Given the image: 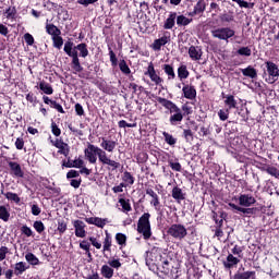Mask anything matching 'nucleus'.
I'll list each match as a JSON object with an SVG mask.
<instances>
[{"instance_id": "obj_1", "label": "nucleus", "mask_w": 279, "mask_h": 279, "mask_svg": "<svg viewBox=\"0 0 279 279\" xmlns=\"http://www.w3.org/2000/svg\"><path fill=\"white\" fill-rule=\"evenodd\" d=\"M158 104H160L166 110L169 111L170 118L169 123L170 125H180L182 121H184V114L182 113V109L178 107L175 102L169 100L167 98L157 97L156 98Z\"/></svg>"}, {"instance_id": "obj_2", "label": "nucleus", "mask_w": 279, "mask_h": 279, "mask_svg": "<svg viewBox=\"0 0 279 279\" xmlns=\"http://www.w3.org/2000/svg\"><path fill=\"white\" fill-rule=\"evenodd\" d=\"M73 41H65L63 51L69 56V58H72L70 65L74 73H82V71H84V66H82V63L80 62V54L77 50H73Z\"/></svg>"}, {"instance_id": "obj_3", "label": "nucleus", "mask_w": 279, "mask_h": 279, "mask_svg": "<svg viewBox=\"0 0 279 279\" xmlns=\"http://www.w3.org/2000/svg\"><path fill=\"white\" fill-rule=\"evenodd\" d=\"M149 219H151V214L144 213L137 221V232L142 234L144 241L151 239V222Z\"/></svg>"}, {"instance_id": "obj_4", "label": "nucleus", "mask_w": 279, "mask_h": 279, "mask_svg": "<svg viewBox=\"0 0 279 279\" xmlns=\"http://www.w3.org/2000/svg\"><path fill=\"white\" fill-rule=\"evenodd\" d=\"M105 154L106 151L101 147L90 143H87V148L84 149L85 159H87L89 165H97V158L101 162Z\"/></svg>"}, {"instance_id": "obj_5", "label": "nucleus", "mask_w": 279, "mask_h": 279, "mask_svg": "<svg viewBox=\"0 0 279 279\" xmlns=\"http://www.w3.org/2000/svg\"><path fill=\"white\" fill-rule=\"evenodd\" d=\"M145 260L147 267H149V269H151L153 271H155V269H159L162 263H165V260H162V254L156 247L146 252Z\"/></svg>"}, {"instance_id": "obj_6", "label": "nucleus", "mask_w": 279, "mask_h": 279, "mask_svg": "<svg viewBox=\"0 0 279 279\" xmlns=\"http://www.w3.org/2000/svg\"><path fill=\"white\" fill-rule=\"evenodd\" d=\"M160 274L162 279H178L180 278V268L174 267L173 263L169 260L161 262V265L157 269Z\"/></svg>"}, {"instance_id": "obj_7", "label": "nucleus", "mask_w": 279, "mask_h": 279, "mask_svg": "<svg viewBox=\"0 0 279 279\" xmlns=\"http://www.w3.org/2000/svg\"><path fill=\"white\" fill-rule=\"evenodd\" d=\"M168 236H171V239H175V241H184L186 239L189 231L186 230V227L182 223H173L167 229Z\"/></svg>"}, {"instance_id": "obj_8", "label": "nucleus", "mask_w": 279, "mask_h": 279, "mask_svg": "<svg viewBox=\"0 0 279 279\" xmlns=\"http://www.w3.org/2000/svg\"><path fill=\"white\" fill-rule=\"evenodd\" d=\"M213 38L218 40H225V43H230V38H234L236 32L230 27H214L210 31Z\"/></svg>"}, {"instance_id": "obj_9", "label": "nucleus", "mask_w": 279, "mask_h": 279, "mask_svg": "<svg viewBox=\"0 0 279 279\" xmlns=\"http://www.w3.org/2000/svg\"><path fill=\"white\" fill-rule=\"evenodd\" d=\"M266 71L268 73V78H266L267 84H276L279 80V68L274 61H266Z\"/></svg>"}, {"instance_id": "obj_10", "label": "nucleus", "mask_w": 279, "mask_h": 279, "mask_svg": "<svg viewBox=\"0 0 279 279\" xmlns=\"http://www.w3.org/2000/svg\"><path fill=\"white\" fill-rule=\"evenodd\" d=\"M144 75L149 77L151 82H154L155 86H161L165 80L160 77L158 73H156V68L154 66V63L150 62L147 66V70L144 72Z\"/></svg>"}, {"instance_id": "obj_11", "label": "nucleus", "mask_w": 279, "mask_h": 279, "mask_svg": "<svg viewBox=\"0 0 279 279\" xmlns=\"http://www.w3.org/2000/svg\"><path fill=\"white\" fill-rule=\"evenodd\" d=\"M100 141V149L102 151H107L108 154H113L114 149H117V145H119V142L117 140H109L107 137H99Z\"/></svg>"}, {"instance_id": "obj_12", "label": "nucleus", "mask_w": 279, "mask_h": 279, "mask_svg": "<svg viewBox=\"0 0 279 279\" xmlns=\"http://www.w3.org/2000/svg\"><path fill=\"white\" fill-rule=\"evenodd\" d=\"M100 162L105 167H108V171H117V169H121V162L110 159V157H108V153H105V155H102V159L100 160Z\"/></svg>"}, {"instance_id": "obj_13", "label": "nucleus", "mask_w": 279, "mask_h": 279, "mask_svg": "<svg viewBox=\"0 0 279 279\" xmlns=\"http://www.w3.org/2000/svg\"><path fill=\"white\" fill-rule=\"evenodd\" d=\"M10 168V175L13 178H25V172L21 168V163L16 161H8Z\"/></svg>"}, {"instance_id": "obj_14", "label": "nucleus", "mask_w": 279, "mask_h": 279, "mask_svg": "<svg viewBox=\"0 0 279 279\" xmlns=\"http://www.w3.org/2000/svg\"><path fill=\"white\" fill-rule=\"evenodd\" d=\"M74 233L77 239H84L86 236V223L82 220H74L73 222Z\"/></svg>"}, {"instance_id": "obj_15", "label": "nucleus", "mask_w": 279, "mask_h": 279, "mask_svg": "<svg viewBox=\"0 0 279 279\" xmlns=\"http://www.w3.org/2000/svg\"><path fill=\"white\" fill-rule=\"evenodd\" d=\"M213 219L216 223L215 228H223V221L228 219V213L220 210L218 211H213Z\"/></svg>"}, {"instance_id": "obj_16", "label": "nucleus", "mask_w": 279, "mask_h": 279, "mask_svg": "<svg viewBox=\"0 0 279 279\" xmlns=\"http://www.w3.org/2000/svg\"><path fill=\"white\" fill-rule=\"evenodd\" d=\"M240 206H244L245 208H250V206H254L256 204V198L251 194H241L239 196Z\"/></svg>"}, {"instance_id": "obj_17", "label": "nucleus", "mask_w": 279, "mask_h": 279, "mask_svg": "<svg viewBox=\"0 0 279 279\" xmlns=\"http://www.w3.org/2000/svg\"><path fill=\"white\" fill-rule=\"evenodd\" d=\"M54 147H57L58 154H61V156H69L71 148L69 147V144L64 143L62 140H56L53 142Z\"/></svg>"}, {"instance_id": "obj_18", "label": "nucleus", "mask_w": 279, "mask_h": 279, "mask_svg": "<svg viewBox=\"0 0 279 279\" xmlns=\"http://www.w3.org/2000/svg\"><path fill=\"white\" fill-rule=\"evenodd\" d=\"M222 99H225V106L228 110H234L239 106V102L236 101V98H234V95H226V93H222Z\"/></svg>"}, {"instance_id": "obj_19", "label": "nucleus", "mask_w": 279, "mask_h": 279, "mask_svg": "<svg viewBox=\"0 0 279 279\" xmlns=\"http://www.w3.org/2000/svg\"><path fill=\"white\" fill-rule=\"evenodd\" d=\"M85 221L89 226H96V228H106V223H108V218L89 217L85 218Z\"/></svg>"}, {"instance_id": "obj_20", "label": "nucleus", "mask_w": 279, "mask_h": 279, "mask_svg": "<svg viewBox=\"0 0 279 279\" xmlns=\"http://www.w3.org/2000/svg\"><path fill=\"white\" fill-rule=\"evenodd\" d=\"M183 97L193 100L197 97V89L193 85H184L182 88Z\"/></svg>"}, {"instance_id": "obj_21", "label": "nucleus", "mask_w": 279, "mask_h": 279, "mask_svg": "<svg viewBox=\"0 0 279 279\" xmlns=\"http://www.w3.org/2000/svg\"><path fill=\"white\" fill-rule=\"evenodd\" d=\"M146 195L151 197L150 206H154V208L158 210V207L160 206V196H158V194L151 187L146 189Z\"/></svg>"}, {"instance_id": "obj_22", "label": "nucleus", "mask_w": 279, "mask_h": 279, "mask_svg": "<svg viewBox=\"0 0 279 279\" xmlns=\"http://www.w3.org/2000/svg\"><path fill=\"white\" fill-rule=\"evenodd\" d=\"M240 263H241V259H239L232 254H229L227 256V260L222 262V265L225 269H234V267H236V265H239Z\"/></svg>"}, {"instance_id": "obj_23", "label": "nucleus", "mask_w": 279, "mask_h": 279, "mask_svg": "<svg viewBox=\"0 0 279 279\" xmlns=\"http://www.w3.org/2000/svg\"><path fill=\"white\" fill-rule=\"evenodd\" d=\"M169 40H171V37L167 35H163L161 38L155 39L153 44L154 51H160V49H162V47H165V45H167Z\"/></svg>"}, {"instance_id": "obj_24", "label": "nucleus", "mask_w": 279, "mask_h": 279, "mask_svg": "<svg viewBox=\"0 0 279 279\" xmlns=\"http://www.w3.org/2000/svg\"><path fill=\"white\" fill-rule=\"evenodd\" d=\"M5 185L1 184V195H4L9 199V202H14L15 204H21V197H19V194L13 192H4Z\"/></svg>"}, {"instance_id": "obj_25", "label": "nucleus", "mask_w": 279, "mask_h": 279, "mask_svg": "<svg viewBox=\"0 0 279 279\" xmlns=\"http://www.w3.org/2000/svg\"><path fill=\"white\" fill-rule=\"evenodd\" d=\"M72 50L78 51L80 58H88V45L86 43H81L74 47Z\"/></svg>"}, {"instance_id": "obj_26", "label": "nucleus", "mask_w": 279, "mask_h": 279, "mask_svg": "<svg viewBox=\"0 0 279 279\" xmlns=\"http://www.w3.org/2000/svg\"><path fill=\"white\" fill-rule=\"evenodd\" d=\"M171 195H172L173 199H175V202H178V204H180V202H184V199H186V194H184V192H182L180 186H174L171 191Z\"/></svg>"}, {"instance_id": "obj_27", "label": "nucleus", "mask_w": 279, "mask_h": 279, "mask_svg": "<svg viewBox=\"0 0 279 279\" xmlns=\"http://www.w3.org/2000/svg\"><path fill=\"white\" fill-rule=\"evenodd\" d=\"M241 73L244 77H250L251 80H256V77H258V72L252 65H248L246 69H242Z\"/></svg>"}, {"instance_id": "obj_28", "label": "nucleus", "mask_w": 279, "mask_h": 279, "mask_svg": "<svg viewBox=\"0 0 279 279\" xmlns=\"http://www.w3.org/2000/svg\"><path fill=\"white\" fill-rule=\"evenodd\" d=\"M202 50L199 49V47H195V46H191L189 48V56L191 58V60H202Z\"/></svg>"}, {"instance_id": "obj_29", "label": "nucleus", "mask_w": 279, "mask_h": 279, "mask_svg": "<svg viewBox=\"0 0 279 279\" xmlns=\"http://www.w3.org/2000/svg\"><path fill=\"white\" fill-rule=\"evenodd\" d=\"M27 269H29V266L25 262H19L15 264L13 271L15 276H23Z\"/></svg>"}, {"instance_id": "obj_30", "label": "nucleus", "mask_w": 279, "mask_h": 279, "mask_svg": "<svg viewBox=\"0 0 279 279\" xmlns=\"http://www.w3.org/2000/svg\"><path fill=\"white\" fill-rule=\"evenodd\" d=\"M178 13H170L169 17L165 21L163 29H173L175 27V19Z\"/></svg>"}, {"instance_id": "obj_31", "label": "nucleus", "mask_w": 279, "mask_h": 279, "mask_svg": "<svg viewBox=\"0 0 279 279\" xmlns=\"http://www.w3.org/2000/svg\"><path fill=\"white\" fill-rule=\"evenodd\" d=\"M46 32L49 34V36H52V38L62 34V31H60L56 24L49 23L46 24Z\"/></svg>"}, {"instance_id": "obj_32", "label": "nucleus", "mask_w": 279, "mask_h": 279, "mask_svg": "<svg viewBox=\"0 0 279 279\" xmlns=\"http://www.w3.org/2000/svg\"><path fill=\"white\" fill-rule=\"evenodd\" d=\"M102 252H112V235L106 231V236L102 242Z\"/></svg>"}, {"instance_id": "obj_33", "label": "nucleus", "mask_w": 279, "mask_h": 279, "mask_svg": "<svg viewBox=\"0 0 279 279\" xmlns=\"http://www.w3.org/2000/svg\"><path fill=\"white\" fill-rule=\"evenodd\" d=\"M233 279H256V271L247 270V271H244V272H236L233 276Z\"/></svg>"}, {"instance_id": "obj_34", "label": "nucleus", "mask_w": 279, "mask_h": 279, "mask_svg": "<svg viewBox=\"0 0 279 279\" xmlns=\"http://www.w3.org/2000/svg\"><path fill=\"white\" fill-rule=\"evenodd\" d=\"M135 178L134 175H132V172L130 171H124L123 172V175H122V181H123V184H126V186H132L135 182Z\"/></svg>"}, {"instance_id": "obj_35", "label": "nucleus", "mask_w": 279, "mask_h": 279, "mask_svg": "<svg viewBox=\"0 0 279 279\" xmlns=\"http://www.w3.org/2000/svg\"><path fill=\"white\" fill-rule=\"evenodd\" d=\"M137 165H145L149 160V155L147 151L142 150L135 155Z\"/></svg>"}, {"instance_id": "obj_36", "label": "nucleus", "mask_w": 279, "mask_h": 279, "mask_svg": "<svg viewBox=\"0 0 279 279\" xmlns=\"http://www.w3.org/2000/svg\"><path fill=\"white\" fill-rule=\"evenodd\" d=\"M100 274L104 278L110 279V278H112V276H114V269H112L108 265H102V267L100 269Z\"/></svg>"}, {"instance_id": "obj_37", "label": "nucleus", "mask_w": 279, "mask_h": 279, "mask_svg": "<svg viewBox=\"0 0 279 279\" xmlns=\"http://www.w3.org/2000/svg\"><path fill=\"white\" fill-rule=\"evenodd\" d=\"M39 89L43 90V93H45V95H53V87L51 86V84L41 81L39 83Z\"/></svg>"}, {"instance_id": "obj_38", "label": "nucleus", "mask_w": 279, "mask_h": 279, "mask_svg": "<svg viewBox=\"0 0 279 279\" xmlns=\"http://www.w3.org/2000/svg\"><path fill=\"white\" fill-rule=\"evenodd\" d=\"M193 23V19H189L184 15L177 16V25L179 27H186V25H191Z\"/></svg>"}, {"instance_id": "obj_39", "label": "nucleus", "mask_w": 279, "mask_h": 279, "mask_svg": "<svg viewBox=\"0 0 279 279\" xmlns=\"http://www.w3.org/2000/svg\"><path fill=\"white\" fill-rule=\"evenodd\" d=\"M162 71L168 75V80H175V71L173 70V65L163 64Z\"/></svg>"}, {"instance_id": "obj_40", "label": "nucleus", "mask_w": 279, "mask_h": 279, "mask_svg": "<svg viewBox=\"0 0 279 279\" xmlns=\"http://www.w3.org/2000/svg\"><path fill=\"white\" fill-rule=\"evenodd\" d=\"M8 254H10V248L8 246H0V263L8 258ZM3 275V268L0 266V276Z\"/></svg>"}, {"instance_id": "obj_41", "label": "nucleus", "mask_w": 279, "mask_h": 279, "mask_svg": "<svg viewBox=\"0 0 279 279\" xmlns=\"http://www.w3.org/2000/svg\"><path fill=\"white\" fill-rule=\"evenodd\" d=\"M119 204L122 207V213H132V204H130V199L119 198Z\"/></svg>"}, {"instance_id": "obj_42", "label": "nucleus", "mask_w": 279, "mask_h": 279, "mask_svg": "<svg viewBox=\"0 0 279 279\" xmlns=\"http://www.w3.org/2000/svg\"><path fill=\"white\" fill-rule=\"evenodd\" d=\"M182 137L185 143H193L195 141V135L191 129H183Z\"/></svg>"}, {"instance_id": "obj_43", "label": "nucleus", "mask_w": 279, "mask_h": 279, "mask_svg": "<svg viewBox=\"0 0 279 279\" xmlns=\"http://www.w3.org/2000/svg\"><path fill=\"white\" fill-rule=\"evenodd\" d=\"M0 219L4 222L10 221V210L5 205L0 206Z\"/></svg>"}, {"instance_id": "obj_44", "label": "nucleus", "mask_w": 279, "mask_h": 279, "mask_svg": "<svg viewBox=\"0 0 279 279\" xmlns=\"http://www.w3.org/2000/svg\"><path fill=\"white\" fill-rule=\"evenodd\" d=\"M190 73L189 70L186 69L185 64H182L181 66L178 68V77L179 80H186L189 77Z\"/></svg>"}, {"instance_id": "obj_45", "label": "nucleus", "mask_w": 279, "mask_h": 279, "mask_svg": "<svg viewBox=\"0 0 279 279\" xmlns=\"http://www.w3.org/2000/svg\"><path fill=\"white\" fill-rule=\"evenodd\" d=\"M262 171H266L268 175H272V178H277L279 180V169L274 166H267V168H263Z\"/></svg>"}, {"instance_id": "obj_46", "label": "nucleus", "mask_w": 279, "mask_h": 279, "mask_svg": "<svg viewBox=\"0 0 279 279\" xmlns=\"http://www.w3.org/2000/svg\"><path fill=\"white\" fill-rule=\"evenodd\" d=\"M119 69L123 75H130V73H132L130 65H128V62L124 59L120 60Z\"/></svg>"}, {"instance_id": "obj_47", "label": "nucleus", "mask_w": 279, "mask_h": 279, "mask_svg": "<svg viewBox=\"0 0 279 279\" xmlns=\"http://www.w3.org/2000/svg\"><path fill=\"white\" fill-rule=\"evenodd\" d=\"M69 228V225L65 222L64 219H59L58 220V227H57V232H59L60 236L66 232Z\"/></svg>"}, {"instance_id": "obj_48", "label": "nucleus", "mask_w": 279, "mask_h": 279, "mask_svg": "<svg viewBox=\"0 0 279 279\" xmlns=\"http://www.w3.org/2000/svg\"><path fill=\"white\" fill-rule=\"evenodd\" d=\"M162 136L165 138V143H167V145H170V147H173V145L178 143V138L173 137V135H171L170 133L163 132Z\"/></svg>"}, {"instance_id": "obj_49", "label": "nucleus", "mask_w": 279, "mask_h": 279, "mask_svg": "<svg viewBox=\"0 0 279 279\" xmlns=\"http://www.w3.org/2000/svg\"><path fill=\"white\" fill-rule=\"evenodd\" d=\"M52 45L56 49H62V45H64V39L60 35H56L52 37Z\"/></svg>"}, {"instance_id": "obj_50", "label": "nucleus", "mask_w": 279, "mask_h": 279, "mask_svg": "<svg viewBox=\"0 0 279 279\" xmlns=\"http://www.w3.org/2000/svg\"><path fill=\"white\" fill-rule=\"evenodd\" d=\"M116 241L118 245H120L121 247H124V245H126L128 243V235H125L124 233H117Z\"/></svg>"}, {"instance_id": "obj_51", "label": "nucleus", "mask_w": 279, "mask_h": 279, "mask_svg": "<svg viewBox=\"0 0 279 279\" xmlns=\"http://www.w3.org/2000/svg\"><path fill=\"white\" fill-rule=\"evenodd\" d=\"M25 258H26L27 263H29V265H39V263H40L38 257H36V255H34V253H27L25 255Z\"/></svg>"}, {"instance_id": "obj_52", "label": "nucleus", "mask_w": 279, "mask_h": 279, "mask_svg": "<svg viewBox=\"0 0 279 279\" xmlns=\"http://www.w3.org/2000/svg\"><path fill=\"white\" fill-rule=\"evenodd\" d=\"M168 165L172 169V171H177L179 173L182 171V165L179 161H173V159H169Z\"/></svg>"}, {"instance_id": "obj_53", "label": "nucleus", "mask_w": 279, "mask_h": 279, "mask_svg": "<svg viewBox=\"0 0 279 279\" xmlns=\"http://www.w3.org/2000/svg\"><path fill=\"white\" fill-rule=\"evenodd\" d=\"M5 14L7 19L14 21V19H16V7H9L5 10Z\"/></svg>"}, {"instance_id": "obj_54", "label": "nucleus", "mask_w": 279, "mask_h": 279, "mask_svg": "<svg viewBox=\"0 0 279 279\" xmlns=\"http://www.w3.org/2000/svg\"><path fill=\"white\" fill-rule=\"evenodd\" d=\"M108 51H109V58L112 66H117L119 64V59H117V54L112 50V47L108 46Z\"/></svg>"}, {"instance_id": "obj_55", "label": "nucleus", "mask_w": 279, "mask_h": 279, "mask_svg": "<svg viewBox=\"0 0 279 279\" xmlns=\"http://www.w3.org/2000/svg\"><path fill=\"white\" fill-rule=\"evenodd\" d=\"M194 10L198 14H203V12H205L206 10V2H204V0H198L197 3L194 5Z\"/></svg>"}, {"instance_id": "obj_56", "label": "nucleus", "mask_w": 279, "mask_h": 279, "mask_svg": "<svg viewBox=\"0 0 279 279\" xmlns=\"http://www.w3.org/2000/svg\"><path fill=\"white\" fill-rule=\"evenodd\" d=\"M181 112L183 117H189L190 114H193V107L189 106V104H184L181 106Z\"/></svg>"}, {"instance_id": "obj_57", "label": "nucleus", "mask_w": 279, "mask_h": 279, "mask_svg": "<svg viewBox=\"0 0 279 279\" xmlns=\"http://www.w3.org/2000/svg\"><path fill=\"white\" fill-rule=\"evenodd\" d=\"M33 228L36 230V232H38V234H43V232H45V223H43L40 220H36L33 223Z\"/></svg>"}, {"instance_id": "obj_58", "label": "nucleus", "mask_w": 279, "mask_h": 279, "mask_svg": "<svg viewBox=\"0 0 279 279\" xmlns=\"http://www.w3.org/2000/svg\"><path fill=\"white\" fill-rule=\"evenodd\" d=\"M238 56H245L246 58H250L252 56V49L250 47H241L236 51Z\"/></svg>"}, {"instance_id": "obj_59", "label": "nucleus", "mask_w": 279, "mask_h": 279, "mask_svg": "<svg viewBox=\"0 0 279 279\" xmlns=\"http://www.w3.org/2000/svg\"><path fill=\"white\" fill-rule=\"evenodd\" d=\"M243 246L234 245L233 248L231 250L232 255L238 256V258H243Z\"/></svg>"}, {"instance_id": "obj_60", "label": "nucleus", "mask_w": 279, "mask_h": 279, "mask_svg": "<svg viewBox=\"0 0 279 279\" xmlns=\"http://www.w3.org/2000/svg\"><path fill=\"white\" fill-rule=\"evenodd\" d=\"M258 213H260L259 207H248V208H246L245 217H256V215H258Z\"/></svg>"}, {"instance_id": "obj_61", "label": "nucleus", "mask_w": 279, "mask_h": 279, "mask_svg": "<svg viewBox=\"0 0 279 279\" xmlns=\"http://www.w3.org/2000/svg\"><path fill=\"white\" fill-rule=\"evenodd\" d=\"M218 117L220 121H228V118L230 117V109H220L218 111Z\"/></svg>"}, {"instance_id": "obj_62", "label": "nucleus", "mask_w": 279, "mask_h": 279, "mask_svg": "<svg viewBox=\"0 0 279 279\" xmlns=\"http://www.w3.org/2000/svg\"><path fill=\"white\" fill-rule=\"evenodd\" d=\"M21 233L25 236H34V231H32V228L27 227L26 225L21 227Z\"/></svg>"}, {"instance_id": "obj_63", "label": "nucleus", "mask_w": 279, "mask_h": 279, "mask_svg": "<svg viewBox=\"0 0 279 279\" xmlns=\"http://www.w3.org/2000/svg\"><path fill=\"white\" fill-rule=\"evenodd\" d=\"M88 241L96 250H101V242L96 236H89Z\"/></svg>"}, {"instance_id": "obj_64", "label": "nucleus", "mask_w": 279, "mask_h": 279, "mask_svg": "<svg viewBox=\"0 0 279 279\" xmlns=\"http://www.w3.org/2000/svg\"><path fill=\"white\" fill-rule=\"evenodd\" d=\"M24 40H25V43H26V45L28 47H32L34 45V43H35L34 36L32 34H29V33H25L24 34Z\"/></svg>"}]
</instances>
